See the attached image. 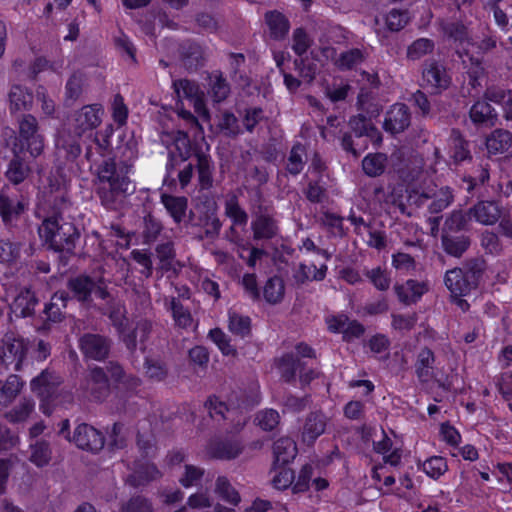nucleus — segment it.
Here are the masks:
<instances>
[{"instance_id":"f257e3e1","label":"nucleus","mask_w":512,"mask_h":512,"mask_svg":"<svg viewBox=\"0 0 512 512\" xmlns=\"http://www.w3.org/2000/svg\"><path fill=\"white\" fill-rule=\"evenodd\" d=\"M128 172V165L113 158L104 159L98 166L96 194L107 209H118L126 197L134 192Z\"/></svg>"},{"instance_id":"f03ea898","label":"nucleus","mask_w":512,"mask_h":512,"mask_svg":"<svg viewBox=\"0 0 512 512\" xmlns=\"http://www.w3.org/2000/svg\"><path fill=\"white\" fill-rule=\"evenodd\" d=\"M38 232L50 249L60 253V263L68 265L80 239V231L75 224L65 218H45Z\"/></svg>"},{"instance_id":"7ed1b4c3","label":"nucleus","mask_w":512,"mask_h":512,"mask_svg":"<svg viewBox=\"0 0 512 512\" xmlns=\"http://www.w3.org/2000/svg\"><path fill=\"white\" fill-rule=\"evenodd\" d=\"M63 378L53 369L46 368L30 381L31 391L40 399V409L46 415L53 412L56 400L62 394Z\"/></svg>"},{"instance_id":"20e7f679","label":"nucleus","mask_w":512,"mask_h":512,"mask_svg":"<svg viewBox=\"0 0 512 512\" xmlns=\"http://www.w3.org/2000/svg\"><path fill=\"white\" fill-rule=\"evenodd\" d=\"M13 148L27 152L32 159L43 152L44 138L39 131L38 121L33 115L23 114L18 119V136Z\"/></svg>"},{"instance_id":"39448f33","label":"nucleus","mask_w":512,"mask_h":512,"mask_svg":"<svg viewBox=\"0 0 512 512\" xmlns=\"http://www.w3.org/2000/svg\"><path fill=\"white\" fill-rule=\"evenodd\" d=\"M66 287L70 299H76L81 303H90L92 293L103 300L109 297V292L103 278L94 279L88 275L81 274L67 280Z\"/></svg>"},{"instance_id":"423d86ee","label":"nucleus","mask_w":512,"mask_h":512,"mask_svg":"<svg viewBox=\"0 0 512 512\" xmlns=\"http://www.w3.org/2000/svg\"><path fill=\"white\" fill-rule=\"evenodd\" d=\"M28 206V200L9 187L0 191V217L6 227H13Z\"/></svg>"},{"instance_id":"0eeeda50","label":"nucleus","mask_w":512,"mask_h":512,"mask_svg":"<svg viewBox=\"0 0 512 512\" xmlns=\"http://www.w3.org/2000/svg\"><path fill=\"white\" fill-rule=\"evenodd\" d=\"M28 354V342L20 337L6 335L2 340L0 362L15 371H21Z\"/></svg>"},{"instance_id":"6e6552de","label":"nucleus","mask_w":512,"mask_h":512,"mask_svg":"<svg viewBox=\"0 0 512 512\" xmlns=\"http://www.w3.org/2000/svg\"><path fill=\"white\" fill-rule=\"evenodd\" d=\"M113 341L98 333H84L79 337L78 347L87 360L104 361L109 357Z\"/></svg>"},{"instance_id":"1a4fd4ad","label":"nucleus","mask_w":512,"mask_h":512,"mask_svg":"<svg viewBox=\"0 0 512 512\" xmlns=\"http://www.w3.org/2000/svg\"><path fill=\"white\" fill-rule=\"evenodd\" d=\"M252 215L254 220L251 223V229L255 240H269L277 236L279 231L277 221L268 206L258 205Z\"/></svg>"},{"instance_id":"9d476101","label":"nucleus","mask_w":512,"mask_h":512,"mask_svg":"<svg viewBox=\"0 0 512 512\" xmlns=\"http://www.w3.org/2000/svg\"><path fill=\"white\" fill-rule=\"evenodd\" d=\"M83 388L94 400L101 402L110 394V381L103 367L90 368L85 378Z\"/></svg>"},{"instance_id":"9b49d317","label":"nucleus","mask_w":512,"mask_h":512,"mask_svg":"<svg viewBox=\"0 0 512 512\" xmlns=\"http://www.w3.org/2000/svg\"><path fill=\"white\" fill-rule=\"evenodd\" d=\"M72 441L78 448L93 453L100 451L105 443L102 433L86 423H81L75 428Z\"/></svg>"},{"instance_id":"f8f14e48","label":"nucleus","mask_w":512,"mask_h":512,"mask_svg":"<svg viewBox=\"0 0 512 512\" xmlns=\"http://www.w3.org/2000/svg\"><path fill=\"white\" fill-rule=\"evenodd\" d=\"M13 157L8 163L5 176L9 182L17 185L24 182L32 173L30 155L26 156L25 151L13 148Z\"/></svg>"},{"instance_id":"ddd939ff","label":"nucleus","mask_w":512,"mask_h":512,"mask_svg":"<svg viewBox=\"0 0 512 512\" xmlns=\"http://www.w3.org/2000/svg\"><path fill=\"white\" fill-rule=\"evenodd\" d=\"M411 124V113L407 105L396 103L387 112L383 128L391 134L404 132Z\"/></svg>"},{"instance_id":"4468645a","label":"nucleus","mask_w":512,"mask_h":512,"mask_svg":"<svg viewBox=\"0 0 512 512\" xmlns=\"http://www.w3.org/2000/svg\"><path fill=\"white\" fill-rule=\"evenodd\" d=\"M172 87L178 99L186 98L194 101L196 111L200 112V110H203V115L209 117V113L204 107V93L195 81L189 79L175 80L172 83Z\"/></svg>"},{"instance_id":"2eb2a0df","label":"nucleus","mask_w":512,"mask_h":512,"mask_svg":"<svg viewBox=\"0 0 512 512\" xmlns=\"http://www.w3.org/2000/svg\"><path fill=\"white\" fill-rule=\"evenodd\" d=\"M161 477L162 473L154 463L137 462L125 482L133 488H139L147 486L150 482L156 481Z\"/></svg>"},{"instance_id":"dca6fc26","label":"nucleus","mask_w":512,"mask_h":512,"mask_svg":"<svg viewBox=\"0 0 512 512\" xmlns=\"http://www.w3.org/2000/svg\"><path fill=\"white\" fill-rule=\"evenodd\" d=\"M327 421L328 418L322 412H310L302 427V441L308 446L313 445L316 439L325 432Z\"/></svg>"},{"instance_id":"f3484780","label":"nucleus","mask_w":512,"mask_h":512,"mask_svg":"<svg viewBox=\"0 0 512 512\" xmlns=\"http://www.w3.org/2000/svg\"><path fill=\"white\" fill-rule=\"evenodd\" d=\"M179 53L184 68L189 72L197 71L205 65L206 53L198 43L184 42L179 48Z\"/></svg>"},{"instance_id":"a211bd4d","label":"nucleus","mask_w":512,"mask_h":512,"mask_svg":"<svg viewBox=\"0 0 512 512\" xmlns=\"http://www.w3.org/2000/svg\"><path fill=\"white\" fill-rule=\"evenodd\" d=\"M39 304V298L29 287H24L15 296L11 309L17 317L29 318L35 315V309Z\"/></svg>"},{"instance_id":"6ab92c4d","label":"nucleus","mask_w":512,"mask_h":512,"mask_svg":"<svg viewBox=\"0 0 512 512\" xmlns=\"http://www.w3.org/2000/svg\"><path fill=\"white\" fill-rule=\"evenodd\" d=\"M244 450V445L237 439L216 440L209 444L208 455L218 460H233Z\"/></svg>"},{"instance_id":"aec40b11","label":"nucleus","mask_w":512,"mask_h":512,"mask_svg":"<svg viewBox=\"0 0 512 512\" xmlns=\"http://www.w3.org/2000/svg\"><path fill=\"white\" fill-rule=\"evenodd\" d=\"M471 217L483 225H493L501 218L502 208L496 201H479L470 207Z\"/></svg>"},{"instance_id":"412c9836","label":"nucleus","mask_w":512,"mask_h":512,"mask_svg":"<svg viewBox=\"0 0 512 512\" xmlns=\"http://www.w3.org/2000/svg\"><path fill=\"white\" fill-rule=\"evenodd\" d=\"M444 283L451 296H465L476 287L466 277L462 268H453L445 273Z\"/></svg>"},{"instance_id":"4be33fe9","label":"nucleus","mask_w":512,"mask_h":512,"mask_svg":"<svg viewBox=\"0 0 512 512\" xmlns=\"http://www.w3.org/2000/svg\"><path fill=\"white\" fill-rule=\"evenodd\" d=\"M422 77L428 85L435 88L446 89L450 83L444 66L434 59L424 62Z\"/></svg>"},{"instance_id":"5701e85b","label":"nucleus","mask_w":512,"mask_h":512,"mask_svg":"<svg viewBox=\"0 0 512 512\" xmlns=\"http://www.w3.org/2000/svg\"><path fill=\"white\" fill-rule=\"evenodd\" d=\"M99 111V109H95L93 106H84L76 112L73 120L74 133L81 136L84 132L96 128L101 122Z\"/></svg>"},{"instance_id":"b1692460","label":"nucleus","mask_w":512,"mask_h":512,"mask_svg":"<svg viewBox=\"0 0 512 512\" xmlns=\"http://www.w3.org/2000/svg\"><path fill=\"white\" fill-rule=\"evenodd\" d=\"M70 300V295L64 290L55 292L49 303L45 304L43 314L44 322L59 323L64 319L62 309H65L67 302Z\"/></svg>"},{"instance_id":"393cba45","label":"nucleus","mask_w":512,"mask_h":512,"mask_svg":"<svg viewBox=\"0 0 512 512\" xmlns=\"http://www.w3.org/2000/svg\"><path fill=\"white\" fill-rule=\"evenodd\" d=\"M471 238L467 234L441 233V246L449 256L460 258L469 249Z\"/></svg>"},{"instance_id":"a878e982","label":"nucleus","mask_w":512,"mask_h":512,"mask_svg":"<svg viewBox=\"0 0 512 512\" xmlns=\"http://www.w3.org/2000/svg\"><path fill=\"white\" fill-rule=\"evenodd\" d=\"M471 219L469 210H454L446 218L441 233L466 234L469 231Z\"/></svg>"},{"instance_id":"bb28decb","label":"nucleus","mask_w":512,"mask_h":512,"mask_svg":"<svg viewBox=\"0 0 512 512\" xmlns=\"http://www.w3.org/2000/svg\"><path fill=\"white\" fill-rule=\"evenodd\" d=\"M394 290L402 303L410 305L416 303L426 292L427 288L424 283L410 279L405 284L395 285Z\"/></svg>"},{"instance_id":"cd10ccee","label":"nucleus","mask_w":512,"mask_h":512,"mask_svg":"<svg viewBox=\"0 0 512 512\" xmlns=\"http://www.w3.org/2000/svg\"><path fill=\"white\" fill-rule=\"evenodd\" d=\"M296 454V443L290 437L279 438L273 444L274 464L276 466H285L296 457Z\"/></svg>"},{"instance_id":"c85d7f7f","label":"nucleus","mask_w":512,"mask_h":512,"mask_svg":"<svg viewBox=\"0 0 512 512\" xmlns=\"http://www.w3.org/2000/svg\"><path fill=\"white\" fill-rule=\"evenodd\" d=\"M469 117L475 125L493 126L497 120L495 109L486 101H476L469 111Z\"/></svg>"},{"instance_id":"c756f323","label":"nucleus","mask_w":512,"mask_h":512,"mask_svg":"<svg viewBox=\"0 0 512 512\" xmlns=\"http://www.w3.org/2000/svg\"><path fill=\"white\" fill-rule=\"evenodd\" d=\"M208 93L212 97L213 101L220 103L225 101L230 95L231 88L230 84L223 76L221 71H214L208 74Z\"/></svg>"},{"instance_id":"7c9ffc66","label":"nucleus","mask_w":512,"mask_h":512,"mask_svg":"<svg viewBox=\"0 0 512 512\" xmlns=\"http://www.w3.org/2000/svg\"><path fill=\"white\" fill-rule=\"evenodd\" d=\"M9 109L12 113L29 111L33 106V94L20 85H14L9 92Z\"/></svg>"},{"instance_id":"2f4dec72","label":"nucleus","mask_w":512,"mask_h":512,"mask_svg":"<svg viewBox=\"0 0 512 512\" xmlns=\"http://www.w3.org/2000/svg\"><path fill=\"white\" fill-rule=\"evenodd\" d=\"M265 21L270 31V37L274 40H282L288 34L290 24L288 19L278 11H268Z\"/></svg>"},{"instance_id":"473e14b6","label":"nucleus","mask_w":512,"mask_h":512,"mask_svg":"<svg viewBox=\"0 0 512 512\" xmlns=\"http://www.w3.org/2000/svg\"><path fill=\"white\" fill-rule=\"evenodd\" d=\"M29 461L36 467L47 466L52 459V448L50 443L44 439H36L30 444Z\"/></svg>"},{"instance_id":"72a5a7b5","label":"nucleus","mask_w":512,"mask_h":512,"mask_svg":"<svg viewBox=\"0 0 512 512\" xmlns=\"http://www.w3.org/2000/svg\"><path fill=\"white\" fill-rule=\"evenodd\" d=\"M511 145L512 133L508 130L496 129L486 138V147L491 154L504 153Z\"/></svg>"},{"instance_id":"f704fd0d","label":"nucleus","mask_w":512,"mask_h":512,"mask_svg":"<svg viewBox=\"0 0 512 512\" xmlns=\"http://www.w3.org/2000/svg\"><path fill=\"white\" fill-rule=\"evenodd\" d=\"M304 361L296 357L293 353H287L279 359L278 368L284 381L290 383L295 381V377L303 367Z\"/></svg>"},{"instance_id":"c9c22d12","label":"nucleus","mask_w":512,"mask_h":512,"mask_svg":"<svg viewBox=\"0 0 512 512\" xmlns=\"http://www.w3.org/2000/svg\"><path fill=\"white\" fill-rule=\"evenodd\" d=\"M161 202L176 223L183 220L188 205L186 197L163 194Z\"/></svg>"},{"instance_id":"e433bc0d","label":"nucleus","mask_w":512,"mask_h":512,"mask_svg":"<svg viewBox=\"0 0 512 512\" xmlns=\"http://www.w3.org/2000/svg\"><path fill=\"white\" fill-rule=\"evenodd\" d=\"M434 362V353L429 348L425 347L419 352L415 368L421 382H428L432 378Z\"/></svg>"},{"instance_id":"4c0bfd02","label":"nucleus","mask_w":512,"mask_h":512,"mask_svg":"<svg viewBox=\"0 0 512 512\" xmlns=\"http://www.w3.org/2000/svg\"><path fill=\"white\" fill-rule=\"evenodd\" d=\"M387 166V155L384 153H371L362 160V169L369 177L382 175Z\"/></svg>"},{"instance_id":"58836bf2","label":"nucleus","mask_w":512,"mask_h":512,"mask_svg":"<svg viewBox=\"0 0 512 512\" xmlns=\"http://www.w3.org/2000/svg\"><path fill=\"white\" fill-rule=\"evenodd\" d=\"M23 382L20 377L12 374L3 382L0 380V403L9 405L20 393Z\"/></svg>"},{"instance_id":"ea45409f","label":"nucleus","mask_w":512,"mask_h":512,"mask_svg":"<svg viewBox=\"0 0 512 512\" xmlns=\"http://www.w3.org/2000/svg\"><path fill=\"white\" fill-rule=\"evenodd\" d=\"M195 158L199 183L203 189H208L212 186L213 182V165L211 158L201 151L195 153Z\"/></svg>"},{"instance_id":"a19ab883","label":"nucleus","mask_w":512,"mask_h":512,"mask_svg":"<svg viewBox=\"0 0 512 512\" xmlns=\"http://www.w3.org/2000/svg\"><path fill=\"white\" fill-rule=\"evenodd\" d=\"M285 293L284 281L279 276L269 278L263 288V297L269 304H277L282 301Z\"/></svg>"},{"instance_id":"79ce46f5","label":"nucleus","mask_w":512,"mask_h":512,"mask_svg":"<svg viewBox=\"0 0 512 512\" xmlns=\"http://www.w3.org/2000/svg\"><path fill=\"white\" fill-rule=\"evenodd\" d=\"M57 153L68 161H74L81 154L79 141L72 136H61L56 142Z\"/></svg>"},{"instance_id":"37998d69","label":"nucleus","mask_w":512,"mask_h":512,"mask_svg":"<svg viewBox=\"0 0 512 512\" xmlns=\"http://www.w3.org/2000/svg\"><path fill=\"white\" fill-rule=\"evenodd\" d=\"M215 493L225 502L237 506L241 497L225 476H219L215 482Z\"/></svg>"},{"instance_id":"c03bdc74","label":"nucleus","mask_w":512,"mask_h":512,"mask_svg":"<svg viewBox=\"0 0 512 512\" xmlns=\"http://www.w3.org/2000/svg\"><path fill=\"white\" fill-rule=\"evenodd\" d=\"M312 58L300 57L294 60L295 69L298 71L299 76L306 80L308 83L313 82L318 72V65L316 63L317 57L311 52Z\"/></svg>"},{"instance_id":"a18cd8bd","label":"nucleus","mask_w":512,"mask_h":512,"mask_svg":"<svg viewBox=\"0 0 512 512\" xmlns=\"http://www.w3.org/2000/svg\"><path fill=\"white\" fill-rule=\"evenodd\" d=\"M172 142L174 146L172 151L176 153L181 162H186L192 155V146L188 134L177 130L172 135Z\"/></svg>"},{"instance_id":"49530a36","label":"nucleus","mask_w":512,"mask_h":512,"mask_svg":"<svg viewBox=\"0 0 512 512\" xmlns=\"http://www.w3.org/2000/svg\"><path fill=\"white\" fill-rule=\"evenodd\" d=\"M464 273L471 283L477 288L486 270V262L483 258L475 257L467 260L464 264Z\"/></svg>"},{"instance_id":"de8ad7c7","label":"nucleus","mask_w":512,"mask_h":512,"mask_svg":"<svg viewBox=\"0 0 512 512\" xmlns=\"http://www.w3.org/2000/svg\"><path fill=\"white\" fill-rule=\"evenodd\" d=\"M254 422L264 431H273L280 423V415L274 409H264L257 412Z\"/></svg>"},{"instance_id":"09e8293b","label":"nucleus","mask_w":512,"mask_h":512,"mask_svg":"<svg viewBox=\"0 0 512 512\" xmlns=\"http://www.w3.org/2000/svg\"><path fill=\"white\" fill-rule=\"evenodd\" d=\"M121 512H153L151 500L143 495H134L121 504Z\"/></svg>"},{"instance_id":"8fccbe9b","label":"nucleus","mask_w":512,"mask_h":512,"mask_svg":"<svg viewBox=\"0 0 512 512\" xmlns=\"http://www.w3.org/2000/svg\"><path fill=\"white\" fill-rule=\"evenodd\" d=\"M170 310L172 312L173 319L175 324L181 328H187L192 323V316L190 311L185 308L182 303L176 299L172 298L170 302Z\"/></svg>"},{"instance_id":"3c124183","label":"nucleus","mask_w":512,"mask_h":512,"mask_svg":"<svg viewBox=\"0 0 512 512\" xmlns=\"http://www.w3.org/2000/svg\"><path fill=\"white\" fill-rule=\"evenodd\" d=\"M22 244L9 239L0 240V262L14 263L20 258Z\"/></svg>"},{"instance_id":"603ef678","label":"nucleus","mask_w":512,"mask_h":512,"mask_svg":"<svg viewBox=\"0 0 512 512\" xmlns=\"http://www.w3.org/2000/svg\"><path fill=\"white\" fill-rule=\"evenodd\" d=\"M208 337L217 345L223 355H237V350L230 344V338L220 328L211 329Z\"/></svg>"},{"instance_id":"864d4df0","label":"nucleus","mask_w":512,"mask_h":512,"mask_svg":"<svg viewBox=\"0 0 512 512\" xmlns=\"http://www.w3.org/2000/svg\"><path fill=\"white\" fill-rule=\"evenodd\" d=\"M221 132L229 138H235L240 133V126L236 116L229 111H224L218 122Z\"/></svg>"},{"instance_id":"5fc2aeb1","label":"nucleus","mask_w":512,"mask_h":512,"mask_svg":"<svg viewBox=\"0 0 512 512\" xmlns=\"http://www.w3.org/2000/svg\"><path fill=\"white\" fill-rule=\"evenodd\" d=\"M229 330L233 334L242 338L248 336L251 332L250 318L236 313H231L229 315Z\"/></svg>"},{"instance_id":"6e6d98bb","label":"nucleus","mask_w":512,"mask_h":512,"mask_svg":"<svg viewBox=\"0 0 512 512\" xmlns=\"http://www.w3.org/2000/svg\"><path fill=\"white\" fill-rule=\"evenodd\" d=\"M155 252L161 263V268L166 271L170 270L172 267V261L176 256L174 243L172 241L160 243L156 246Z\"/></svg>"},{"instance_id":"4d7b16f0","label":"nucleus","mask_w":512,"mask_h":512,"mask_svg":"<svg viewBox=\"0 0 512 512\" xmlns=\"http://www.w3.org/2000/svg\"><path fill=\"white\" fill-rule=\"evenodd\" d=\"M434 49V43L427 38H420L414 41L407 49V57L411 60H417L424 55L431 53Z\"/></svg>"},{"instance_id":"13d9d810","label":"nucleus","mask_w":512,"mask_h":512,"mask_svg":"<svg viewBox=\"0 0 512 512\" xmlns=\"http://www.w3.org/2000/svg\"><path fill=\"white\" fill-rule=\"evenodd\" d=\"M423 471L433 479L439 478L447 469V462L441 456H433L423 463Z\"/></svg>"},{"instance_id":"bf43d9fd","label":"nucleus","mask_w":512,"mask_h":512,"mask_svg":"<svg viewBox=\"0 0 512 512\" xmlns=\"http://www.w3.org/2000/svg\"><path fill=\"white\" fill-rule=\"evenodd\" d=\"M304 153L305 149L301 144H296L292 147L286 166V169L290 174L297 175L302 171L304 166L302 156Z\"/></svg>"},{"instance_id":"052dcab7","label":"nucleus","mask_w":512,"mask_h":512,"mask_svg":"<svg viewBox=\"0 0 512 512\" xmlns=\"http://www.w3.org/2000/svg\"><path fill=\"white\" fill-rule=\"evenodd\" d=\"M225 213L233 220L236 225H246L248 221L247 213L240 207L236 197L231 198L225 203Z\"/></svg>"},{"instance_id":"680f3d73","label":"nucleus","mask_w":512,"mask_h":512,"mask_svg":"<svg viewBox=\"0 0 512 512\" xmlns=\"http://www.w3.org/2000/svg\"><path fill=\"white\" fill-rule=\"evenodd\" d=\"M452 200L453 195L449 187L441 188L435 195V199L429 205L430 213H440L451 204Z\"/></svg>"},{"instance_id":"e2e57ef3","label":"nucleus","mask_w":512,"mask_h":512,"mask_svg":"<svg viewBox=\"0 0 512 512\" xmlns=\"http://www.w3.org/2000/svg\"><path fill=\"white\" fill-rule=\"evenodd\" d=\"M71 208V201L66 194H57L51 204L50 214L46 218H65V213Z\"/></svg>"},{"instance_id":"0e129e2a","label":"nucleus","mask_w":512,"mask_h":512,"mask_svg":"<svg viewBox=\"0 0 512 512\" xmlns=\"http://www.w3.org/2000/svg\"><path fill=\"white\" fill-rule=\"evenodd\" d=\"M162 231L161 223L151 214L144 217L143 237L145 243L154 242Z\"/></svg>"},{"instance_id":"69168bd1","label":"nucleus","mask_w":512,"mask_h":512,"mask_svg":"<svg viewBox=\"0 0 512 512\" xmlns=\"http://www.w3.org/2000/svg\"><path fill=\"white\" fill-rule=\"evenodd\" d=\"M364 61V54L360 49L354 48L343 52L338 60L339 67L342 69H352Z\"/></svg>"},{"instance_id":"338daca9","label":"nucleus","mask_w":512,"mask_h":512,"mask_svg":"<svg viewBox=\"0 0 512 512\" xmlns=\"http://www.w3.org/2000/svg\"><path fill=\"white\" fill-rule=\"evenodd\" d=\"M467 75L469 78V84L473 88L481 86L480 80L485 75V68L483 67L480 59L474 57L470 58V66L468 67Z\"/></svg>"},{"instance_id":"774afa93","label":"nucleus","mask_w":512,"mask_h":512,"mask_svg":"<svg viewBox=\"0 0 512 512\" xmlns=\"http://www.w3.org/2000/svg\"><path fill=\"white\" fill-rule=\"evenodd\" d=\"M34 409V402L30 399H23L9 413V417L14 422H22L26 420Z\"/></svg>"}]
</instances>
